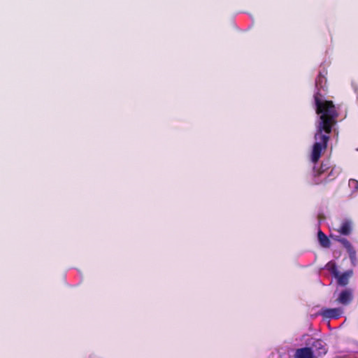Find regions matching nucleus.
<instances>
[{
	"label": "nucleus",
	"instance_id": "9b49d317",
	"mask_svg": "<svg viewBox=\"0 0 358 358\" xmlns=\"http://www.w3.org/2000/svg\"><path fill=\"white\" fill-rule=\"evenodd\" d=\"M327 269L334 276V277H338V271L337 269V266L334 262H329L326 265Z\"/></svg>",
	"mask_w": 358,
	"mask_h": 358
},
{
	"label": "nucleus",
	"instance_id": "7ed1b4c3",
	"mask_svg": "<svg viewBox=\"0 0 358 358\" xmlns=\"http://www.w3.org/2000/svg\"><path fill=\"white\" fill-rule=\"evenodd\" d=\"M338 242H340L342 245L347 250L352 265L355 266L358 264V257L357 256V252L351 243L346 239L345 238L339 237L336 239Z\"/></svg>",
	"mask_w": 358,
	"mask_h": 358
},
{
	"label": "nucleus",
	"instance_id": "f8f14e48",
	"mask_svg": "<svg viewBox=\"0 0 358 358\" xmlns=\"http://www.w3.org/2000/svg\"><path fill=\"white\" fill-rule=\"evenodd\" d=\"M349 187L353 192H357L358 190V180L355 179H350L349 180Z\"/></svg>",
	"mask_w": 358,
	"mask_h": 358
},
{
	"label": "nucleus",
	"instance_id": "1a4fd4ad",
	"mask_svg": "<svg viewBox=\"0 0 358 358\" xmlns=\"http://www.w3.org/2000/svg\"><path fill=\"white\" fill-rule=\"evenodd\" d=\"M352 271L349 270L341 275L338 274V277H335L337 278L338 284L341 286H345L348 283L349 278L352 276Z\"/></svg>",
	"mask_w": 358,
	"mask_h": 358
},
{
	"label": "nucleus",
	"instance_id": "ddd939ff",
	"mask_svg": "<svg viewBox=\"0 0 358 358\" xmlns=\"http://www.w3.org/2000/svg\"><path fill=\"white\" fill-rule=\"evenodd\" d=\"M352 86H353V88L355 90V92L357 94V99H358V89H357V87L354 83H352Z\"/></svg>",
	"mask_w": 358,
	"mask_h": 358
},
{
	"label": "nucleus",
	"instance_id": "4468645a",
	"mask_svg": "<svg viewBox=\"0 0 358 358\" xmlns=\"http://www.w3.org/2000/svg\"><path fill=\"white\" fill-rule=\"evenodd\" d=\"M357 150H358V148H357Z\"/></svg>",
	"mask_w": 358,
	"mask_h": 358
},
{
	"label": "nucleus",
	"instance_id": "6e6552de",
	"mask_svg": "<svg viewBox=\"0 0 358 358\" xmlns=\"http://www.w3.org/2000/svg\"><path fill=\"white\" fill-rule=\"evenodd\" d=\"M295 358H313V352L311 349L308 348H303L296 350L295 355Z\"/></svg>",
	"mask_w": 358,
	"mask_h": 358
},
{
	"label": "nucleus",
	"instance_id": "f257e3e1",
	"mask_svg": "<svg viewBox=\"0 0 358 358\" xmlns=\"http://www.w3.org/2000/svg\"><path fill=\"white\" fill-rule=\"evenodd\" d=\"M327 71L322 69L315 80L316 92L314 94V103L317 120L315 122L316 132L315 143L313 147L311 160L316 163L320 157L321 152L327 148L329 134L336 131L335 126L338 115V110L331 101L324 99L322 91H325Z\"/></svg>",
	"mask_w": 358,
	"mask_h": 358
},
{
	"label": "nucleus",
	"instance_id": "9d476101",
	"mask_svg": "<svg viewBox=\"0 0 358 358\" xmlns=\"http://www.w3.org/2000/svg\"><path fill=\"white\" fill-rule=\"evenodd\" d=\"M318 241L320 244L324 248H329L330 245V241L328 237L322 231H319L317 234Z\"/></svg>",
	"mask_w": 358,
	"mask_h": 358
},
{
	"label": "nucleus",
	"instance_id": "39448f33",
	"mask_svg": "<svg viewBox=\"0 0 358 358\" xmlns=\"http://www.w3.org/2000/svg\"><path fill=\"white\" fill-rule=\"evenodd\" d=\"M309 345L308 348L311 349L313 355L315 353L317 355H322L327 352L324 343L320 339L311 338Z\"/></svg>",
	"mask_w": 358,
	"mask_h": 358
},
{
	"label": "nucleus",
	"instance_id": "20e7f679",
	"mask_svg": "<svg viewBox=\"0 0 358 358\" xmlns=\"http://www.w3.org/2000/svg\"><path fill=\"white\" fill-rule=\"evenodd\" d=\"M343 314L341 308H322L319 312V315L322 316L324 319L332 320L338 319Z\"/></svg>",
	"mask_w": 358,
	"mask_h": 358
},
{
	"label": "nucleus",
	"instance_id": "0eeeda50",
	"mask_svg": "<svg viewBox=\"0 0 358 358\" xmlns=\"http://www.w3.org/2000/svg\"><path fill=\"white\" fill-rule=\"evenodd\" d=\"M352 292L350 289H345L340 293L337 301L341 304L346 305L352 301Z\"/></svg>",
	"mask_w": 358,
	"mask_h": 358
},
{
	"label": "nucleus",
	"instance_id": "423d86ee",
	"mask_svg": "<svg viewBox=\"0 0 358 358\" xmlns=\"http://www.w3.org/2000/svg\"><path fill=\"white\" fill-rule=\"evenodd\" d=\"M353 227V222L351 219H343L338 229V231L345 236H348L351 234Z\"/></svg>",
	"mask_w": 358,
	"mask_h": 358
},
{
	"label": "nucleus",
	"instance_id": "f03ea898",
	"mask_svg": "<svg viewBox=\"0 0 358 358\" xmlns=\"http://www.w3.org/2000/svg\"><path fill=\"white\" fill-rule=\"evenodd\" d=\"M340 170L332 166L329 160L323 161L320 167L313 166L310 183L320 185L327 183L335 179Z\"/></svg>",
	"mask_w": 358,
	"mask_h": 358
}]
</instances>
